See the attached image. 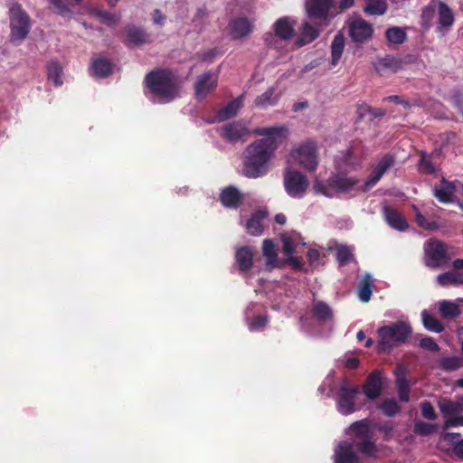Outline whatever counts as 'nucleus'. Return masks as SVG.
Here are the masks:
<instances>
[{
  "mask_svg": "<svg viewBox=\"0 0 463 463\" xmlns=\"http://www.w3.org/2000/svg\"><path fill=\"white\" fill-rule=\"evenodd\" d=\"M255 133L263 138L250 144L244 151V174L248 177L257 178L264 175L269 169V163L278 147L288 134L286 126L260 128Z\"/></svg>",
  "mask_w": 463,
  "mask_h": 463,
  "instance_id": "1",
  "label": "nucleus"
},
{
  "mask_svg": "<svg viewBox=\"0 0 463 463\" xmlns=\"http://www.w3.org/2000/svg\"><path fill=\"white\" fill-rule=\"evenodd\" d=\"M150 93L160 103H168L178 96L179 84L176 75L168 69L149 71L144 80Z\"/></svg>",
  "mask_w": 463,
  "mask_h": 463,
  "instance_id": "2",
  "label": "nucleus"
},
{
  "mask_svg": "<svg viewBox=\"0 0 463 463\" xmlns=\"http://www.w3.org/2000/svg\"><path fill=\"white\" fill-rule=\"evenodd\" d=\"M358 183V179L339 173L332 175L326 182L316 179L313 184V190L316 194L333 197L338 193L352 191Z\"/></svg>",
  "mask_w": 463,
  "mask_h": 463,
  "instance_id": "3",
  "label": "nucleus"
},
{
  "mask_svg": "<svg viewBox=\"0 0 463 463\" xmlns=\"http://www.w3.org/2000/svg\"><path fill=\"white\" fill-rule=\"evenodd\" d=\"M411 332L410 326L403 321L380 327L378 329L380 351H391L395 345L405 342Z\"/></svg>",
  "mask_w": 463,
  "mask_h": 463,
  "instance_id": "4",
  "label": "nucleus"
},
{
  "mask_svg": "<svg viewBox=\"0 0 463 463\" xmlns=\"http://www.w3.org/2000/svg\"><path fill=\"white\" fill-rule=\"evenodd\" d=\"M437 405L444 418V429L463 426V395L456 396L455 399L439 398Z\"/></svg>",
  "mask_w": 463,
  "mask_h": 463,
  "instance_id": "5",
  "label": "nucleus"
},
{
  "mask_svg": "<svg viewBox=\"0 0 463 463\" xmlns=\"http://www.w3.org/2000/svg\"><path fill=\"white\" fill-rule=\"evenodd\" d=\"M317 150L316 142L303 143L291 150L288 163L298 165L308 171H314L318 165Z\"/></svg>",
  "mask_w": 463,
  "mask_h": 463,
  "instance_id": "6",
  "label": "nucleus"
},
{
  "mask_svg": "<svg viewBox=\"0 0 463 463\" xmlns=\"http://www.w3.org/2000/svg\"><path fill=\"white\" fill-rule=\"evenodd\" d=\"M10 38L12 42H21L26 38L31 30V20L27 13L18 3L9 9Z\"/></svg>",
  "mask_w": 463,
  "mask_h": 463,
  "instance_id": "7",
  "label": "nucleus"
},
{
  "mask_svg": "<svg viewBox=\"0 0 463 463\" xmlns=\"http://www.w3.org/2000/svg\"><path fill=\"white\" fill-rule=\"evenodd\" d=\"M283 184L287 194L296 199L302 198L308 186L309 182L307 176L301 172L287 167L283 175Z\"/></svg>",
  "mask_w": 463,
  "mask_h": 463,
  "instance_id": "8",
  "label": "nucleus"
},
{
  "mask_svg": "<svg viewBox=\"0 0 463 463\" xmlns=\"http://www.w3.org/2000/svg\"><path fill=\"white\" fill-rule=\"evenodd\" d=\"M424 250L426 265L430 268H439L450 260L448 254V245L440 241L430 240L427 241Z\"/></svg>",
  "mask_w": 463,
  "mask_h": 463,
  "instance_id": "9",
  "label": "nucleus"
},
{
  "mask_svg": "<svg viewBox=\"0 0 463 463\" xmlns=\"http://www.w3.org/2000/svg\"><path fill=\"white\" fill-rule=\"evenodd\" d=\"M358 393L357 386H352L346 382L341 383L337 400V410L341 414L349 415L357 410L354 398Z\"/></svg>",
  "mask_w": 463,
  "mask_h": 463,
  "instance_id": "10",
  "label": "nucleus"
},
{
  "mask_svg": "<svg viewBox=\"0 0 463 463\" xmlns=\"http://www.w3.org/2000/svg\"><path fill=\"white\" fill-rule=\"evenodd\" d=\"M348 32L355 43H364L373 37V28L371 24L362 18H354L348 23Z\"/></svg>",
  "mask_w": 463,
  "mask_h": 463,
  "instance_id": "11",
  "label": "nucleus"
},
{
  "mask_svg": "<svg viewBox=\"0 0 463 463\" xmlns=\"http://www.w3.org/2000/svg\"><path fill=\"white\" fill-rule=\"evenodd\" d=\"M306 9L309 19L325 20L335 13L334 0H307Z\"/></svg>",
  "mask_w": 463,
  "mask_h": 463,
  "instance_id": "12",
  "label": "nucleus"
},
{
  "mask_svg": "<svg viewBox=\"0 0 463 463\" xmlns=\"http://www.w3.org/2000/svg\"><path fill=\"white\" fill-rule=\"evenodd\" d=\"M393 165V158L392 156H384L373 169L372 173L366 179L364 191L369 190L371 187L375 185L385 172Z\"/></svg>",
  "mask_w": 463,
  "mask_h": 463,
  "instance_id": "13",
  "label": "nucleus"
},
{
  "mask_svg": "<svg viewBox=\"0 0 463 463\" xmlns=\"http://www.w3.org/2000/svg\"><path fill=\"white\" fill-rule=\"evenodd\" d=\"M125 33L127 37L126 44L128 46H140L151 42L150 35L145 31V29L133 24L126 25Z\"/></svg>",
  "mask_w": 463,
  "mask_h": 463,
  "instance_id": "14",
  "label": "nucleus"
},
{
  "mask_svg": "<svg viewBox=\"0 0 463 463\" xmlns=\"http://www.w3.org/2000/svg\"><path fill=\"white\" fill-rule=\"evenodd\" d=\"M216 87V79L208 71L197 77L194 83L195 98L204 99Z\"/></svg>",
  "mask_w": 463,
  "mask_h": 463,
  "instance_id": "15",
  "label": "nucleus"
},
{
  "mask_svg": "<svg viewBox=\"0 0 463 463\" xmlns=\"http://www.w3.org/2000/svg\"><path fill=\"white\" fill-rule=\"evenodd\" d=\"M383 390V379L379 371L371 373L363 386V392L369 400L378 398Z\"/></svg>",
  "mask_w": 463,
  "mask_h": 463,
  "instance_id": "16",
  "label": "nucleus"
},
{
  "mask_svg": "<svg viewBox=\"0 0 463 463\" xmlns=\"http://www.w3.org/2000/svg\"><path fill=\"white\" fill-rule=\"evenodd\" d=\"M269 217L266 210H260L251 214L245 224L246 232L251 236H260L264 232L265 222Z\"/></svg>",
  "mask_w": 463,
  "mask_h": 463,
  "instance_id": "17",
  "label": "nucleus"
},
{
  "mask_svg": "<svg viewBox=\"0 0 463 463\" xmlns=\"http://www.w3.org/2000/svg\"><path fill=\"white\" fill-rule=\"evenodd\" d=\"M358 457L354 451V444L342 441L338 444L335 452V463H356Z\"/></svg>",
  "mask_w": 463,
  "mask_h": 463,
  "instance_id": "18",
  "label": "nucleus"
},
{
  "mask_svg": "<svg viewBox=\"0 0 463 463\" xmlns=\"http://www.w3.org/2000/svg\"><path fill=\"white\" fill-rule=\"evenodd\" d=\"M281 241L283 243L282 250L287 257L294 255L299 245L306 244L301 235L294 231L281 234Z\"/></svg>",
  "mask_w": 463,
  "mask_h": 463,
  "instance_id": "19",
  "label": "nucleus"
},
{
  "mask_svg": "<svg viewBox=\"0 0 463 463\" xmlns=\"http://www.w3.org/2000/svg\"><path fill=\"white\" fill-rule=\"evenodd\" d=\"M296 22L289 17H281L273 24L275 36L282 41H288L294 33V26Z\"/></svg>",
  "mask_w": 463,
  "mask_h": 463,
  "instance_id": "20",
  "label": "nucleus"
},
{
  "mask_svg": "<svg viewBox=\"0 0 463 463\" xmlns=\"http://www.w3.org/2000/svg\"><path fill=\"white\" fill-rule=\"evenodd\" d=\"M383 215L386 222L393 229L405 231L408 228L406 220L394 208L390 206L383 207Z\"/></svg>",
  "mask_w": 463,
  "mask_h": 463,
  "instance_id": "21",
  "label": "nucleus"
},
{
  "mask_svg": "<svg viewBox=\"0 0 463 463\" xmlns=\"http://www.w3.org/2000/svg\"><path fill=\"white\" fill-rule=\"evenodd\" d=\"M456 186L454 183L442 180L434 187V196L441 203H447L453 200Z\"/></svg>",
  "mask_w": 463,
  "mask_h": 463,
  "instance_id": "22",
  "label": "nucleus"
},
{
  "mask_svg": "<svg viewBox=\"0 0 463 463\" xmlns=\"http://www.w3.org/2000/svg\"><path fill=\"white\" fill-rule=\"evenodd\" d=\"M319 35V32L315 25H312L308 21L303 22L301 25L300 36L295 42L297 47H302L312 43Z\"/></svg>",
  "mask_w": 463,
  "mask_h": 463,
  "instance_id": "23",
  "label": "nucleus"
},
{
  "mask_svg": "<svg viewBox=\"0 0 463 463\" xmlns=\"http://www.w3.org/2000/svg\"><path fill=\"white\" fill-rule=\"evenodd\" d=\"M253 30V22L244 16L233 19V40L249 36Z\"/></svg>",
  "mask_w": 463,
  "mask_h": 463,
  "instance_id": "24",
  "label": "nucleus"
},
{
  "mask_svg": "<svg viewBox=\"0 0 463 463\" xmlns=\"http://www.w3.org/2000/svg\"><path fill=\"white\" fill-rule=\"evenodd\" d=\"M396 384L401 402H408L410 400V384L406 379V370L400 365L395 371Z\"/></svg>",
  "mask_w": 463,
  "mask_h": 463,
  "instance_id": "25",
  "label": "nucleus"
},
{
  "mask_svg": "<svg viewBox=\"0 0 463 463\" xmlns=\"http://www.w3.org/2000/svg\"><path fill=\"white\" fill-rule=\"evenodd\" d=\"M280 98V93L274 87L269 88L262 94L255 99V105L260 109H266L269 106H275Z\"/></svg>",
  "mask_w": 463,
  "mask_h": 463,
  "instance_id": "26",
  "label": "nucleus"
},
{
  "mask_svg": "<svg viewBox=\"0 0 463 463\" xmlns=\"http://www.w3.org/2000/svg\"><path fill=\"white\" fill-rule=\"evenodd\" d=\"M262 254L266 259V267L269 269L279 267L278 253L272 240L266 239L262 242Z\"/></svg>",
  "mask_w": 463,
  "mask_h": 463,
  "instance_id": "27",
  "label": "nucleus"
},
{
  "mask_svg": "<svg viewBox=\"0 0 463 463\" xmlns=\"http://www.w3.org/2000/svg\"><path fill=\"white\" fill-rule=\"evenodd\" d=\"M437 282L441 287L463 285V272L451 270L439 274Z\"/></svg>",
  "mask_w": 463,
  "mask_h": 463,
  "instance_id": "28",
  "label": "nucleus"
},
{
  "mask_svg": "<svg viewBox=\"0 0 463 463\" xmlns=\"http://www.w3.org/2000/svg\"><path fill=\"white\" fill-rule=\"evenodd\" d=\"M112 63L105 58H98L91 65L92 75L98 78H106L112 73Z\"/></svg>",
  "mask_w": 463,
  "mask_h": 463,
  "instance_id": "29",
  "label": "nucleus"
},
{
  "mask_svg": "<svg viewBox=\"0 0 463 463\" xmlns=\"http://www.w3.org/2000/svg\"><path fill=\"white\" fill-rule=\"evenodd\" d=\"M439 28L449 29L454 24V14L451 9L443 2L438 3Z\"/></svg>",
  "mask_w": 463,
  "mask_h": 463,
  "instance_id": "30",
  "label": "nucleus"
},
{
  "mask_svg": "<svg viewBox=\"0 0 463 463\" xmlns=\"http://www.w3.org/2000/svg\"><path fill=\"white\" fill-rule=\"evenodd\" d=\"M345 49V37L338 33L333 39L331 43V64L335 66L338 64Z\"/></svg>",
  "mask_w": 463,
  "mask_h": 463,
  "instance_id": "31",
  "label": "nucleus"
},
{
  "mask_svg": "<svg viewBox=\"0 0 463 463\" xmlns=\"http://www.w3.org/2000/svg\"><path fill=\"white\" fill-rule=\"evenodd\" d=\"M253 252L250 247H243L237 250L236 260L241 271L249 270L252 266Z\"/></svg>",
  "mask_w": 463,
  "mask_h": 463,
  "instance_id": "32",
  "label": "nucleus"
},
{
  "mask_svg": "<svg viewBox=\"0 0 463 463\" xmlns=\"http://www.w3.org/2000/svg\"><path fill=\"white\" fill-rule=\"evenodd\" d=\"M439 311L445 319H453L460 315V308L456 302L442 300L439 303Z\"/></svg>",
  "mask_w": 463,
  "mask_h": 463,
  "instance_id": "33",
  "label": "nucleus"
},
{
  "mask_svg": "<svg viewBox=\"0 0 463 463\" xmlns=\"http://www.w3.org/2000/svg\"><path fill=\"white\" fill-rule=\"evenodd\" d=\"M399 68L400 64L398 61L392 56L381 58L375 63V69L381 74H385L388 72H396L399 70Z\"/></svg>",
  "mask_w": 463,
  "mask_h": 463,
  "instance_id": "34",
  "label": "nucleus"
},
{
  "mask_svg": "<svg viewBox=\"0 0 463 463\" xmlns=\"http://www.w3.org/2000/svg\"><path fill=\"white\" fill-rule=\"evenodd\" d=\"M373 279L371 275L366 274L362 278L358 286V298L362 302H368L372 296Z\"/></svg>",
  "mask_w": 463,
  "mask_h": 463,
  "instance_id": "35",
  "label": "nucleus"
},
{
  "mask_svg": "<svg viewBox=\"0 0 463 463\" xmlns=\"http://www.w3.org/2000/svg\"><path fill=\"white\" fill-rule=\"evenodd\" d=\"M61 74L62 68L59 61H52L47 64L48 80L52 81L56 87L62 85Z\"/></svg>",
  "mask_w": 463,
  "mask_h": 463,
  "instance_id": "36",
  "label": "nucleus"
},
{
  "mask_svg": "<svg viewBox=\"0 0 463 463\" xmlns=\"http://www.w3.org/2000/svg\"><path fill=\"white\" fill-rule=\"evenodd\" d=\"M413 211L415 213V221L420 228L427 230V231H432L437 230L439 228L437 222L430 219L426 217L417 206H413Z\"/></svg>",
  "mask_w": 463,
  "mask_h": 463,
  "instance_id": "37",
  "label": "nucleus"
},
{
  "mask_svg": "<svg viewBox=\"0 0 463 463\" xmlns=\"http://www.w3.org/2000/svg\"><path fill=\"white\" fill-rule=\"evenodd\" d=\"M367 4L364 12L370 15H382L387 10V5L384 0H366Z\"/></svg>",
  "mask_w": 463,
  "mask_h": 463,
  "instance_id": "38",
  "label": "nucleus"
},
{
  "mask_svg": "<svg viewBox=\"0 0 463 463\" xmlns=\"http://www.w3.org/2000/svg\"><path fill=\"white\" fill-rule=\"evenodd\" d=\"M421 317L422 323L425 328L428 330L435 333H440L444 330V326H442L441 322L433 316L430 315L426 310L422 311Z\"/></svg>",
  "mask_w": 463,
  "mask_h": 463,
  "instance_id": "39",
  "label": "nucleus"
},
{
  "mask_svg": "<svg viewBox=\"0 0 463 463\" xmlns=\"http://www.w3.org/2000/svg\"><path fill=\"white\" fill-rule=\"evenodd\" d=\"M385 36L390 44H402L405 42L406 33L400 27H392L385 32Z\"/></svg>",
  "mask_w": 463,
  "mask_h": 463,
  "instance_id": "40",
  "label": "nucleus"
},
{
  "mask_svg": "<svg viewBox=\"0 0 463 463\" xmlns=\"http://www.w3.org/2000/svg\"><path fill=\"white\" fill-rule=\"evenodd\" d=\"M350 429L356 438L361 439H371L370 428L364 420L354 422Z\"/></svg>",
  "mask_w": 463,
  "mask_h": 463,
  "instance_id": "41",
  "label": "nucleus"
},
{
  "mask_svg": "<svg viewBox=\"0 0 463 463\" xmlns=\"http://www.w3.org/2000/svg\"><path fill=\"white\" fill-rule=\"evenodd\" d=\"M354 249L349 246L340 245L336 248V260L340 265H346L354 259Z\"/></svg>",
  "mask_w": 463,
  "mask_h": 463,
  "instance_id": "42",
  "label": "nucleus"
},
{
  "mask_svg": "<svg viewBox=\"0 0 463 463\" xmlns=\"http://www.w3.org/2000/svg\"><path fill=\"white\" fill-rule=\"evenodd\" d=\"M313 313L319 320H328L332 317L331 308L321 301L314 303Z\"/></svg>",
  "mask_w": 463,
  "mask_h": 463,
  "instance_id": "43",
  "label": "nucleus"
},
{
  "mask_svg": "<svg viewBox=\"0 0 463 463\" xmlns=\"http://www.w3.org/2000/svg\"><path fill=\"white\" fill-rule=\"evenodd\" d=\"M460 437L458 433L446 432L443 434L444 440L451 443H455L454 452L455 454L463 459V439L459 441H456Z\"/></svg>",
  "mask_w": 463,
  "mask_h": 463,
  "instance_id": "44",
  "label": "nucleus"
},
{
  "mask_svg": "<svg viewBox=\"0 0 463 463\" xmlns=\"http://www.w3.org/2000/svg\"><path fill=\"white\" fill-rule=\"evenodd\" d=\"M379 408L386 416H393L400 411V406L394 399H387L383 402Z\"/></svg>",
  "mask_w": 463,
  "mask_h": 463,
  "instance_id": "45",
  "label": "nucleus"
},
{
  "mask_svg": "<svg viewBox=\"0 0 463 463\" xmlns=\"http://www.w3.org/2000/svg\"><path fill=\"white\" fill-rule=\"evenodd\" d=\"M435 6L428 5L422 9L420 16V24L425 29H429L431 26L432 20L435 16Z\"/></svg>",
  "mask_w": 463,
  "mask_h": 463,
  "instance_id": "46",
  "label": "nucleus"
},
{
  "mask_svg": "<svg viewBox=\"0 0 463 463\" xmlns=\"http://www.w3.org/2000/svg\"><path fill=\"white\" fill-rule=\"evenodd\" d=\"M436 430V425L431 423H427L421 420L416 421L414 425V432L419 435L427 436L434 432Z\"/></svg>",
  "mask_w": 463,
  "mask_h": 463,
  "instance_id": "47",
  "label": "nucleus"
},
{
  "mask_svg": "<svg viewBox=\"0 0 463 463\" xmlns=\"http://www.w3.org/2000/svg\"><path fill=\"white\" fill-rule=\"evenodd\" d=\"M97 16L102 24L108 26L115 25L119 21V18L115 14L109 11H99Z\"/></svg>",
  "mask_w": 463,
  "mask_h": 463,
  "instance_id": "48",
  "label": "nucleus"
},
{
  "mask_svg": "<svg viewBox=\"0 0 463 463\" xmlns=\"http://www.w3.org/2000/svg\"><path fill=\"white\" fill-rule=\"evenodd\" d=\"M441 366L446 370H456L463 366V360L458 357H447L441 360Z\"/></svg>",
  "mask_w": 463,
  "mask_h": 463,
  "instance_id": "49",
  "label": "nucleus"
},
{
  "mask_svg": "<svg viewBox=\"0 0 463 463\" xmlns=\"http://www.w3.org/2000/svg\"><path fill=\"white\" fill-rule=\"evenodd\" d=\"M50 3L54 6L56 13L61 16H71V11L66 4V0H50Z\"/></svg>",
  "mask_w": 463,
  "mask_h": 463,
  "instance_id": "50",
  "label": "nucleus"
},
{
  "mask_svg": "<svg viewBox=\"0 0 463 463\" xmlns=\"http://www.w3.org/2000/svg\"><path fill=\"white\" fill-rule=\"evenodd\" d=\"M420 410L422 416L430 420H434L437 418V414L432 404L430 402H424L420 404Z\"/></svg>",
  "mask_w": 463,
  "mask_h": 463,
  "instance_id": "51",
  "label": "nucleus"
},
{
  "mask_svg": "<svg viewBox=\"0 0 463 463\" xmlns=\"http://www.w3.org/2000/svg\"><path fill=\"white\" fill-rule=\"evenodd\" d=\"M360 450L362 453L373 457L376 454L377 449L375 444L370 440V439H363V442L360 444Z\"/></svg>",
  "mask_w": 463,
  "mask_h": 463,
  "instance_id": "52",
  "label": "nucleus"
},
{
  "mask_svg": "<svg viewBox=\"0 0 463 463\" xmlns=\"http://www.w3.org/2000/svg\"><path fill=\"white\" fill-rule=\"evenodd\" d=\"M250 136L249 129L241 125L233 124V140L246 139Z\"/></svg>",
  "mask_w": 463,
  "mask_h": 463,
  "instance_id": "53",
  "label": "nucleus"
},
{
  "mask_svg": "<svg viewBox=\"0 0 463 463\" xmlns=\"http://www.w3.org/2000/svg\"><path fill=\"white\" fill-rule=\"evenodd\" d=\"M232 118V101H229L226 106L220 109L215 116V120L218 122L225 121Z\"/></svg>",
  "mask_w": 463,
  "mask_h": 463,
  "instance_id": "54",
  "label": "nucleus"
},
{
  "mask_svg": "<svg viewBox=\"0 0 463 463\" xmlns=\"http://www.w3.org/2000/svg\"><path fill=\"white\" fill-rule=\"evenodd\" d=\"M220 201L223 206H232V185L225 187L220 194Z\"/></svg>",
  "mask_w": 463,
  "mask_h": 463,
  "instance_id": "55",
  "label": "nucleus"
},
{
  "mask_svg": "<svg viewBox=\"0 0 463 463\" xmlns=\"http://www.w3.org/2000/svg\"><path fill=\"white\" fill-rule=\"evenodd\" d=\"M420 345L426 350L431 351V352H437L439 351V345L437 343L431 338V337H424L420 340Z\"/></svg>",
  "mask_w": 463,
  "mask_h": 463,
  "instance_id": "56",
  "label": "nucleus"
},
{
  "mask_svg": "<svg viewBox=\"0 0 463 463\" xmlns=\"http://www.w3.org/2000/svg\"><path fill=\"white\" fill-rule=\"evenodd\" d=\"M353 153L350 151V150H347L345 154H343V163H340L338 160H337V168L338 169H341L343 168L345 165L346 166H350V167H354V159H353Z\"/></svg>",
  "mask_w": 463,
  "mask_h": 463,
  "instance_id": "57",
  "label": "nucleus"
},
{
  "mask_svg": "<svg viewBox=\"0 0 463 463\" xmlns=\"http://www.w3.org/2000/svg\"><path fill=\"white\" fill-rule=\"evenodd\" d=\"M266 324L267 318L265 317L258 316L254 317L250 323V329L257 331L263 328L266 326Z\"/></svg>",
  "mask_w": 463,
  "mask_h": 463,
  "instance_id": "58",
  "label": "nucleus"
},
{
  "mask_svg": "<svg viewBox=\"0 0 463 463\" xmlns=\"http://www.w3.org/2000/svg\"><path fill=\"white\" fill-rule=\"evenodd\" d=\"M420 170L422 173L432 174L435 172V167L427 157H422L420 162Z\"/></svg>",
  "mask_w": 463,
  "mask_h": 463,
  "instance_id": "59",
  "label": "nucleus"
},
{
  "mask_svg": "<svg viewBox=\"0 0 463 463\" xmlns=\"http://www.w3.org/2000/svg\"><path fill=\"white\" fill-rule=\"evenodd\" d=\"M153 21L156 24L162 25L165 21V16L161 13L159 9H155L152 14Z\"/></svg>",
  "mask_w": 463,
  "mask_h": 463,
  "instance_id": "60",
  "label": "nucleus"
},
{
  "mask_svg": "<svg viewBox=\"0 0 463 463\" xmlns=\"http://www.w3.org/2000/svg\"><path fill=\"white\" fill-rule=\"evenodd\" d=\"M221 136L226 140L232 141V123H227L222 128Z\"/></svg>",
  "mask_w": 463,
  "mask_h": 463,
  "instance_id": "61",
  "label": "nucleus"
},
{
  "mask_svg": "<svg viewBox=\"0 0 463 463\" xmlns=\"http://www.w3.org/2000/svg\"><path fill=\"white\" fill-rule=\"evenodd\" d=\"M319 256H320V254L317 250L310 249L307 251V259L311 264L317 262L319 259Z\"/></svg>",
  "mask_w": 463,
  "mask_h": 463,
  "instance_id": "62",
  "label": "nucleus"
},
{
  "mask_svg": "<svg viewBox=\"0 0 463 463\" xmlns=\"http://www.w3.org/2000/svg\"><path fill=\"white\" fill-rule=\"evenodd\" d=\"M454 104L462 111L463 113V95L460 93H456L452 97Z\"/></svg>",
  "mask_w": 463,
  "mask_h": 463,
  "instance_id": "63",
  "label": "nucleus"
},
{
  "mask_svg": "<svg viewBox=\"0 0 463 463\" xmlns=\"http://www.w3.org/2000/svg\"><path fill=\"white\" fill-rule=\"evenodd\" d=\"M359 365V360L355 357L347 358L345 361V366L350 369H355Z\"/></svg>",
  "mask_w": 463,
  "mask_h": 463,
  "instance_id": "64",
  "label": "nucleus"
}]
</instances>
